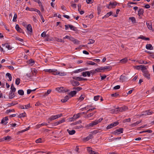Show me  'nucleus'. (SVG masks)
Returning a JSON list of instances; mask_svg holds the SVG:
<instances>
[{
	"mask_svg": "<svg viewBox=\"0 0 154 154\" xmlns=\"http://www.w3.org/2000/svg\"><path fill=\"white\" fill-rule=\"evenodd\" d=\"M42 139L41 138H39L38 139L36 140L35 141V142L36 143H42Z\"/></svg>",
	"mask_w": 154,
	"mask_h": 154,
	"instance_id": "nucleus-58",
	"label": "nucleus"
},
{
	"mask_svg": "<svg viewBox=\"0 0 154 154\" xmlns=\"http://www.w3.org/2000/svg\"><path fill=\"white\" fill-rule=\"evenodd\" d=\"M87 150L90 154H91L92 152L93 151L92 150V148L90 147H87Z\"/></svg>",
	"mask_w": 154,
	"mask_h": 154,
	"instance_id": "nucleus-47",
	"label": "nucleus"
},
{
	"mask_svg": "<svg viewBox=\"0 0 154 154\" xmlns=\"http://www.w3.org/2000/svg\"><path fill=\"white\" fill-rule=\"evenodd\" d=\"M100 97V96L99 95L95 96L94 97V100L95 101H97L99 99Z\"/></svg>",
	"mask_w": 154,
	"mask_h": 154,
	"instance_id": "nucleus-63",
	"label": "nucleus"
},
{
	"mask_svg": "<svg viewBox=\"0 0 154 154\" xmlns=\"http://www.w3.org/2000/svg\"><path fill=\"white\" fill-rule=\"evenodd\" d=\"M16 89L15 87L11 88V91H10L13 92H15L16 91Z\"/></svg>",
	"mask_w": 154,
	"mask_h": 154,
	"instance_id": "nucleus-64",
	"label": "nucleus"
},
{
	"mask_svg": "<svg viewBox=\"0 0 154 154\" xmlns=\"http://www.w3.org/2000/svg\"><path fill=\"white\" fill-rule=\"evenodd\" d=\"M70 39V40H72V39H74V38L71 37H70L68 35H66L65 37H64L63 38V39Z\"/></svg>",
	"mask_w": 154,
	"mask_h": 154,
	"instance_id": "nucleus-44",
	"label": "nucleus"
},
{
	"mask_svg": "<svg viewBox=\"0 0 154 154\" xmlns=\"http://www.w3.org/2000/svg\"><path fill=\"white\" fill-rule=\"evenodd\" d=\"M71 84L73 86H78L79 85V82L75 81H72L71 82Z\"/></svg>",
	"mask_w": 154,
	"mask_h": 154,
	"instance_id": "nucleus-16",
	"label": "nucleus"
},
{
	"mask_svg": "<svg viewBox=\"0 0 154 154\" xmlns=\"http://www.w3.org/2000/svg\"><path fill=\"white\" fill-rule=\"evenodd\" d=\"M26 113L25 112L20 114L19 116V118L24 117L26 116Z\"/></svg>",
	"mask_w": 154,
	"mask_h": 154,
	"instance_id": "nucleus-42",
	"label": "nucleus"
},
{
	"mask_svg": "<svg viewBox=\"0 0 154 154\" xmlns=\"http://www.w3.org/2000/svg\"><path fill=\"white\" fill-rule=\"evenodd\" d=\"M59 71H57V70L55 69H53V74L54 75H58V72H59Z\"/></svg>",
	"mask_w": 154,
	"mask_h": 154,
	"instance_id": "nucleus-35",
	"label": "nucleus"
},
{
	"mask_svg": "<svg viewBox=\"0 0 154 154\" xmlns=\"http://www.w3.org/2000/svg\"><path fill=\"white\" fill-rule=\"evenodd\" d=\"M5 139L6 140L9 141L12 139V137L9 135H8L7 137H5Z\"/></svg>",
	"mask_w": 154,
	"mask_h": 154,
	"instance_id": "nucleus-48",
	"label": "nucleus"
},
{
	"mask_svg": "<svg viewBox=\"0 0 154 154\" xmlns=\"http://www.w3.org/2000/svg\"><path fill=\"white\" fill-rule=\"evenodd\" d=\"M138 67H140V69L143 72L146 70V68L145 66L140 65H139Z\"/></svg>",
	"mask_w": 154,
	"mask_h": 154,
	"instance_id": "nucleus-17",
	"label": "nucleus"
},
{
	"mask_svg": "<svg viewBox=\"0 0 154 154\" xmlns=\"http://www.w3.org/2000/svg\"><path fill=\"white\" fill-rule=\"evenodd\" d=\"M89 41V42L88 43V44H93L95 42V40L94 39H89L88 40Z\"/></svg>",
	"mask_w": 154,
	"mask_h": 154,
	"instance_id": "nucleus-49",
	"label": "nucleus"
},
{
	"mask_svg": "<svg viewBox=\"0 0 154 154\" xmlns=\"http://www.w3.org/2000/svg\"><path fill=\"white\" fill-rule=\"evenodd\" d=\"M103 70H104L105 69H109V70H110L111 69L112 67L110 66H105L104 67H103Z\"/></svg>",
	"mask_w": 154,
	"mask_h": 154,
	"instance_id": "nucleus-46",
	"label": "nucleus"
},
{
	"mask_svg": "<svg viewBox=\"0 0 154 154\" xmlns=\"http://www.w3.org/2000/svg\"><path fill=\"white\" fill-rule=\"evenodd\" d=\"M73 79L78 81H83V79H84L83 78L79 77H73Z\"/></svg>",
	"mask_w": 154,
	"mask_h": 154,
	"instance_id": "nucleus-33",
	"label": "nucleus"
},
{
	"mask_svg": "<svg viewBox=\"0 0 154 154\" xmlns=\"http://www.w3.org/2000/svg\"><path fill=\"white\" fill-rule=\"evenodd\" d=\"M112 14V12L110 11V12L108 13H107L105 15V16L104 17H105L107 18V17H109V16L111 15Z\"/></svg>",
	"mask_w": 154,
	"mask_h": 154,
	"instance_id": "nucleus-41",
	"label": "nucleus"
},
{
	"mask_svg": "<svg viewBox=\"0 0 154 154\" xmlns=\"http://www.w3.org/2000/svg\"><path fill=\"white\" fill-rule=\"evenodd\" d=\"M65 29L66 30H67L69 28L70 29L75 31H76V28L72 25L68 24L66 25H65Z\"/></svg>",
	"mask_w": 154,
	"mask_h": 154,
	"instance_id": "nucleus-4",
	"label": "nucleus"
},
{
	"mask_svg": "<svg viewBox=\"0 0 154 154\" xmlns=\"http://www.w3.org/2000/svg\"><path fill=\"white\" fill-rule=\"evenodd\" d=\"M6 76H8V78L9 79V80H8V81H11L12 79V76H11V74L9 73H7L6 74Z\"/></svg>",
	"mask_w": 154,
	"mask_h": 154,
	"instance_id": "nucleus-31",
	"label": "nucleus"
},
{
	"mask_svg": "<svg viewBox=\"0 0 154 154\" xmlns=\"http://www.w3.org/2000/svg\"><path fill=\"white\" fill-rule=\"evenodd\" d=\"M53 69H45L44 71L45 72L51 73L53 72Z\"/></svg>",
	"mask_w": 154,
	"mask_h": 154,
	"instance_id": "nucleus-43",
	"label": "nucleus"
},
{
	"mask_svg": "<svg viewBox=\"0 0 154 154\" xmlns=\"http://www.w3.org/2000/svg\"><path fill=\"white\" fill-rule=\"evenodd\" d=\"M96 72H99L102 71V70H103V67H100L99 68H97L95 69Z\"/></svg>",
	"mask_w": 154,
	"mask_h": 154,
	"instance_id": "nucleus-34",
	"label": "nucleus"
},
{
	"mask_svg": "<svg viewBox=\"0 0 154 154\" xmlns=\"http://www.w3.org/2000/svg\"><path fill=\"white\" fill-rule=\"evenodd\" d=\"M129 20H131L133 23H136V19L134 17H130L129 18Z\"/></svg>",
	"mask_w": 154,
	"mask_h": 154,
	"instance_id": "nucleus-38",
	"label": "nucleus"
},
{
	"mask_svg": "<svg viewBox=\"0 0 154 154\" xmlns=\"http://www.w3.org/2000/svg\"><path fill=\"white\" fill-rule=\"evenodd\" d=\"M117 109H118L117 110V111L118 112H122L123 111H124L123 110V109L122 108V107H121L120 108H117Z\"/></svg>",
	"mask_w": 154,
	"mask_h": 154,
	"instance_id": "nucleus-62",
	"label": "nucleus"
},
{
	"mask_svg": "<svg viewBox=\"0 0 154 154\" xmlns=\"http://www.w3.org/2000/svg\"><path fill=\"white\" fill-rule=\"evenodd\" d=\"M20 79L19 78H17L16 79V81H15V83L16 84L18 85H19L20 82Z\"/></svg>",
	"mask_w": 154,
	"mask_h": 154,
	"instance_id": "nucleus-50",
	"label": "nucleus"
},
{
	"mask_svg": "<svg viewBox=\"0 0 154 154\" xmlns=\"http://www.w3.org/2000/svg\"><path fill=\"white\" fill-rule=\"evenodd\" d=\"M18 94L20 95H23L24 94V91L22 90H19L18 91Z\"/></svg>",
	"mask_w": 154,
	"mask_h": 154,
	"instance_id": "nucleus-40",
	"label": "nucleus"
},
{
	"mask_svg": "<svg viewBox=\"0 0 154 154\" xmlns=\"http://www.w3.org/2000/svg\"><path fill=\"white\" fill-rule=\"evenodd\" d=\"M58 75L60 76H65L66 75V73L65 72H58Z\"/></svg>",
	"mask_w": 154,
	"mask_h": 154,
	"instance_id": "nucleus-39",
	"label": "nucleus"
},
{
	"mask_svg": "<svg viewBox=\"0 0 154 154\" xmlns=\"http://www.w3.org/2000/svg\"><path fill=\"white\" fill-rule=\"evenodd\" d=\"M96 112H94L91 113H90L88 114V115H86L85 116V118L88 119L92 116L95 113H96Z\"/></svg>",
	"mask_w": 154,
	"mask_h": 154,
	"instance_id": "nucleus-19",
	"label": "nucleus"
},
{
	"mask_svg": "<svg viewBox=\"0 0 154 154\" xmlns=\"http://www.w3.org/2000/svg\"><path fill=\"white\" fill-rule=\"evenodd\" d=\"M28 63L29 64H32V65H33L35 63V61L32 59H30L29 60Z\"/></svg>",
	"mask_w": 154,
	"mask_h": 154,
	"instance_id": "nucleus-53",
	"label": "nucleus"
},
{
	"mask_svg": "<svg viewBox=\"0 0 154 154\" xmlns=\"http://www.w3.org/2000/svg\"><path fill=\"white\" fill-rule=\"evenodd\" d=\"M51 91V89H49V90H48L47 92L45 94L44 96H47L50 93Z\"/></svg>",
	"mask_w": 154,
	"mask_h": 154,
	"instance_id": "nucleus-52",
	"label": "nucleus"
},
{
	"mask_svg": "<svg viewBox=\"0 0 154 154\" xmlns=\"http://www.w3.org/2000/svg\"><path fill=\"white\" fill-rule=\"evenodd\" d=\"M143 113L142 114L143 115H149L152 114V111L149 110H146L143 112Z\"/></svg>",
	"mask_w": 154,
	"mask_h": 154,
	"instance_id": "nucleus-8",
	"label": "nucleus"
},
{
	"mask_svg": "<svg viewBox=\"0 0 154 154\" xmlns=\"http://www.w3.org/2000/svg\"><path fill=\"white\" fill-rule=\"evenodd\" d=\"M17 14H15L14 15L13 21L14 22H16L17 21L16 19L17 18Z\"/></svg>",
	"mask_w": 154,
	"mask_h": 154,
	"instance_id": "nucleus-59",
	"label": "nucleus"
},
{
	"mask_svg": "<svg viewBox=\"0 0 154 154\" xmlns=\"http://www.w3.org/2000/svg\"><path fill=\"white\" fill-rule=\"evenodd\" d=\"M146 24L148 28L150 30H153L152 26V23L150 22H146Z\"/></svg>",
	"mask_w": 154,
	"mask_h": 154,
	"instance_id": "nucleus-13",
	"label": "nucleus"
},
{
	"mask_svg": "<svg viewBox=\"0 0 154 154\" xmlns=\"http://www.w3.org/2000/svg\"><path fill=\"white\" fill-rule=\"evenodd\" d=\"M143 75L145 77L148 79L150 78L149 75L148 73V71L146 70V71L143 72Z\"/></svg>",
	"mask_w": 154,
	"mask_h": 154,
	"instance_id": "nucleus-15",
	"label": "nucleus"
},
{
	"mask_svg": "<svg viewBox=\"0 0 154 154\" xmlns=\"http://www.w3.org/2000/svg\"><path fill=\"white\" fill-rule=\"evenodd\" d=\"M88 65H95V66H97V63H95L94 62L92 61H87L86 63Z\"/></svg>",
	"mask_w": 154,
	"mask_h": 154,
	"instance_id": "nucleus-27",
	"label": "nucleus"
},
{
	"mask_svg": "<svg viewBox=\"0 0 154 154\" xmlns=\"http://www.w3.org/2000/svg\"><path fill=\"white\" fill-rule=\"evenodd\" d=\"M146 48L148 50H152L153 49L152 45L150 44H147L146 46Z\"/></svg>",
	"mask_w": 154,
	"mask_h": 154,
	"instance_id": "nucleus-22",
	"label": "nucleus"
},
{
	"mask_svg": "<svg viewBox=\"0 0 154 154\" xmlns=\"http://www.w3.org/2000/svg\"><path fill=\"white\" fill-rule=\"evenodd\" d=\"M80 116L81 114L80 113H78L74 115L73 116V117L74 118V119L75 120L76 119L79 118L80 117Z\"/></svg>",
	"mask_w": 154,
	"mask_h": 154,
	"instance_id": "nucleus-28",
	"label": "nucleus"
},
{
	"mask_svg": "<svg viewBox=\"0 0 154 154\" xmlns=\"http://www.w3.org/2000/svg\"><path fill=\"white\" fill-rule=\"evenodd\" d=\"M29 129V127H28L26 128L25 129L19 131L18 132V133L20 134V133H22V132H24V131L28 130Z\"/></svg>",
	"mask_w": 154,
	"mask_h": 154,
	"instance_id": "nucleus-54",
	"label": "nucleus"
},
{
	"mask_svg": "<svg viewBox=\"0 0 154 154\" xmlns=\"http://www.w3.org/2000/svg\"><path fill=\"white\" fill-rule=\"evenodd\" d=\"M85 96L84 95H81L79 98V100L82 101L84 98Z\"/></svg>",
	"mask_w": 154,
	"mask_h": 154,
	"instance_id": "nucleus-51",
	"label": "nucleus"
},
{
	"mask_svg": "<svg viewBox=\"0 0 154 154\" xmlns=\"http://www.w3.org/2000/svg\"><path fill=\"white\" fill-rule=\"evenodd\" d=\"M3 46H5L6 48H7L8 50H11L12 49V47L10 46L8 44H6L5 45L2 44Z\"/></svg>",
	"mask_w": 154,
	"mask_h": 154,
	"instance_id": "nucleus-29",
	"label": "nucleus"
},
{
	"mask_svg": "<svg viewBox=\"0 0 154 154\" xmlns=\"http://www.w3.org/2000/svg\"><path fill=\"white\" fill-rule=\"evenodd\" d=\"M69 99V97L68 96L66 95L64 97L63 99H61V101L63 103H65Z\"/></svg>",
	"mask_w": 154,
	"mask_h": 154,
	"instance_id": "nucleus-18",
	"label": "nucleus"
},
{
	"mask_svg": "<svg viewBox=\"0 0 154 154\" xmlns=\"http://www.w3.org/2000/svg\"><path fill=\"white\" fill-rule=\"evenodd\" d=\"M65 121V119L63 118V119L60 120L59 121H58V124L59 125L60 124H61L62 123L64 122Z\"/></svg>",
	"mask_w": 154,
	"mask_h": 154,
	"instance_id": "nucleus-56",
	"label": "nucleus"
},
{
	"mask_svg": "<svg viewBox=\"0 0 154 154\" xmlns=\"http://www.w3.org/2000/svg\"><path fill=\"white\" fill-rule=\"evenodd\" d=\"M48 125V124L47 123L44 122V123H42L41 124H39L37 125L36 126V128H39L41 127V126H43V125L47 126Z\"/></svg>",
	"mask_w": 154,
	"mask_h": 154,
	"instance_id": "nucleus-25",
	"label": "nucleus"
},
{
	"mask_svg": "<svg viewBox=\"0 0 154 154\" xmlns=\"http://www.w3.org/2000/svg\"><path fill=\"white\" fill-rule=\"evenodd\" d=\"M26 28L27 30L30 33H32V28L31 24H28L26 27Z\"/></svg>",
	"mask_w": 154,
	"mask_h": 154,
	"instance_id": "nucleus-11",
	"label": "nucleus"
},
{
	"mask_svg": "<svg viewBox=\"0 0 154 154\" xmlns=\"http://www.w3.org/2000/svg\"><path fill=\"white\" fill-rule=\"evenodd\" d=\"M128 59L127 58H125L120 60V62L123 63H124L127 62Z\"/></svg>",
	"mask_w": 154,
	"mask_h": 154,
	"instance_id": "nucleus-45",
	"label": "nucleus"
},
{
	"mask_svg": "<svg viewBox=\"0 0 154 154\" xmlns=\"http://www.w3.org/2000/svg\"><path fill=\"white\" fill-rule=\"evenodd\" d=\"M126 79V77L124 75H121L120 78V80L122 82H123L125 81V80Z\"/></svg>",
	"mask_w": 154,
	"mask_h": 154,
	"instance_id": "nucleus-30",
	"label": "nucleus"
},
{
	"mask_svg": "<svg viewBox=\"0 0 154 154\" xmlns=\"http://www.w3.org/2000/svg\"><path fill=\"white\" fill-rule=\"evenodd\" d=\"M144 13V10L143 9H140L138 11V15L139 16L143 15Z\"/></svg>",
	"mask_w": 154,
	"mask_h": 154,
	"instance_id": "nucleus-20",
	"label": "nucleus"
},
{
	"mask_svg": "<svg viewBox=\"0 0 154 154\" xmlns=\"http://www.w3.org/2000/svg\"><path fill=\"white\" fill-rule=\"evenodd\" d=\"M140 64H146L147 63V62L146 61H144L142 60H141L140 61Z\"/></svg>",
	"mask_w": 154,
	"mask_h": 154,
	"instance_id": "nucleus-60",
	"label": "nucleus"
},
{
	"mask_svg": "<svg viewBox=\"0 0 154 154\" xmlns=\"http://www.w3.org/2000/svg\"><path fill=\"white\" fill-rule=\"evenodd\" d=\"M152 132V131L151 130H147L144 131H143L139 132V134H142V133H143L144 132H148L149 133H151Z\"/></svg>",
	"mask_w": 154,
	"mask_h": 154,
	"instance_id": "nucleus-36",
	"label": "nucleus"
},
{
	"mask_svg": "<svg viewBox=\"0 0 154 154\" xmlns=\"http://www.w3.org/2000/svg\"><path fill=\"white\" fill-rule=\"evenodd\" d=\"M15 39L16 40H18V41H20V42H23V39L20 38L19 37H15Z\"/></svg>",
	"mask_w": 154,
	"mask_h": 154,
	"instance_id": "nucleus-61",
	"label": "nucleus"
},
{
	"mask_svg": "<svg viewBox=\"0 0 154 154\" xmlns=\"http://www.w3.org/2000/svg\"><path fill=\"white\" fill-rule=\"evenodd\" d=\"M93 135H88L87 137L84 138L83 139V141H86L90 139L93 137Z\"/></svg>",
	"mask_w": 154,
	"mask_h": 154,
	"instance_id": "nucleus-21",
	"label": "nucleus"
},
{
	"mask_svg": "<svg viewBox=\"0 0 154 154\" xmlns=\"http://www.w3.org/2000/svg\"><path fill=\"white\" fill-rule=\"evenodd\" d=\"M30 107V104L29 103L28 104L25 105V106H23V105H20L19 107L20 109H28Z\"/></svg>",
	"mask_w": 154,
	"mask_h": 154,
	"instance_id": "nucleus-10",
	"label": "nucleus"
},
{
	"mask_svg": "<svg viewBox=\"0 0 154 154\" xmlns=\"http://www.w3.org/2000/svg\"><path fill=\"white\" fill-rule=\"evenodd\" d=\"M62 116V114H57L54 116H51L49 119V121H51L60 117Z\"/></svg>",
	"mask_w": 154,
	"mask_h": 154,
	"instance_id": "nucleus-3",
	"label": "nucleus"
},
{
	"mask_svg": "<svg viewBox=\"0 0 154 154\" xmlns=\"http://www.w3.org/2000/svg\"><path fill=\"white\" fill-rule=\"evenodd\" d=\"M103 119V118H101L97 120H95L94 121H93L88 124V126H89L92 127L94 125H95L100 122Z\"/></svg>",
	"mask_w": 154,
	"mask_h": 154,
	"instance_id": "nucleus-2",
	"label": "nucleus"
},
{
	"mask_svg": "<svg viewBox=\"0 0 154 154\" xmlns=\"http://www.w3.org/2000/svg\"><path fill=\"white\" fill-rule=\"evenodd\" d=\"M15 97L14 92H10L9 96V99H11L14 98Z\"/></svg>",
	"mask_w": 154,
	"mask_h": 154,
	"instance_id": "nucleus-24",
	"label": "nucleus"
},
{
	"mask_svg": "<svg viewBox=\"0 0 154 154\" xmlns=\"http://www.w3.org/2000/svg\"><path fill=\"white\" fill-rule=\"evenodd\" d=\"M114 133L116 134H120L121 133H123V129L122 128H120L114 131Z\"/></svg>",
	"mask_w": 154,
	"mask_h": 154,
	"instance_id": "nucleus-7",
	"label": "nucleus"
},
{
	"mask_svg": "<svg viewBox=\"0 0 154 154\" xmlns=\"http://www.w3.org/2000/svg\"><path fill=\"white\" fill-rule=\"evenodd\" d=\"M8 117H5L3 118L2 120L1 123L2 124H6L8 122L7 121L8 120Z\"/></svg>",
	"mask_w": 154,
	"mask_h": 154,
	"instance_id": "nucleus-14",
	"label": "nucleus"
},
{
	"mask_svg": "<svg viewBox=\"0 0 154 154\" xmlns=\"http://www.w3.org/2000/svg\"><path fill=\"white\" fill-rule=\"evenodd\" d=\"M116 5L117 3L116 2H110L109 5H106V7L108 9H110L112 8H114Z\"/></svg>",
	"mask_w": 154,
	"mask_h": 154,
	"instance_id": "nucleus-5",
	"label": "nucleus"
},
{
	"mask_svg": "<svg viewBox=\"0 0 154 154\" xmlns=\"http://www.w3.org/2000/svg\"><path fill=\"white\" fill-rule=\"evenodd\" d=\"M76 91H73L70 92L69 94V96H71V97H73L76 94Z\"/></svg>",
	"mask_w": 154,
	"mask_h": 154,
	"instance_id": "nucleus-23",
	"label": "nucleus"
},
{
	"mask_svg": "<svg viewBox=\"0 0 154 154\" xmlns=\"http://www.w3.org/2000/svg\"><path fill=\"white\" fill-rule=\"evenodd\" d=\"M67 131L69 135H73L75 134V130H72L70 131L68 129Z\"/></svg>",
	"mask_w": 154,
	"mask_h": 154,
	"instance_id": "nucleus-26",
	"label": "nucleus"
},
{
	"mask_svg": "<svg viewBox=\"0 0 154 154\" xmlns=\"http://www.w3.org/2000/svg\"><path fill=\"white\" fill-rule=\"evenodd\" d=\"M55 89L56 91L59 92H66L70 91L67 88L63 87H58L56 88Z\"/></svg>",
	"mask_w": 154,
	"mask_h": 154,
	"instance_id": "nucleus-1",
	"label": "nucleus"
},
{
	"mask_svg": "<svg viewBox=\"0 0 154 154\" xmlns=\"http://www.w3.org/2000/svg\"><path fill=\"white\" fill-rule=\"evenodd\" d=\"M15 28L16 30L19 32L24 33V32L23 31V30L19 27V26L18 24H17L15 26Z\"/></svg>",
	"mask_w": 154,
	"mask_h": 154,
	"instance_id": "nucleus-12",
	"label": "nucleus"
},
{
	"mask_svg": "<svg viewBox=\"0 0 154 154\" xmlns=\"http://www.w3.org/2000/svg\"><path fill=\"white\" fill-rule=\"evenodd\" d=\"M55 39L56 41H57L58 42L62 43L64 42V41L61 39L59 38H55Z\"/></svg>",
	"mask_w": 154,
	"mask_h": 154,
	"instance_id": "nucleus-32",
	"label": "nucleus"
},
{
	"mask_svg": "<svg viewBox=\"0 0 154 154\" xmlns=\"http://www.w3.org/2000/svg\"><path fill=\"white\" fill-rule=\"evenodd\" d=\"M72 40L73 42L75 44H79L80 42L79 41L77 40L76 39H74Z\"/></svg>",
	"mask_w": 154,
	"mask_h": 154,
	"instance_id": "nucleus-55",
	"label": "nucleus"
},
{
	"mask_svg": "<svg viewBox=\"0 0 154 154\" xmlns=\"http://www.w3.org/2000/svg\"><path fill=\"white\" fill-rule=\"evenodd\" d=\"M98 130H94L92 132V134H97V135H99L100 134V132Z\"/></svg>",
	"mask_w": 154,
	"mask_h": 154,
	"instance_id": "nucleus-37",
	"label": "nucleus"
},
{
	"mask_svg": "<svg viewBox=\"0 0 154 154\" xmlns=\"http://www.w3.org/2000/svg\"><path fill=\"white\" fill-rule=\"evenodd\" d=\"M119 124V122H115L113 123H112L108 125L107 126L106 128L107 129H109L114 127L116 126L117 125H118Z\"/></svg>",
	"mask_w": 154,
	"mask_h": 154,
	"instance_id": "nucleus-6",
	"label": "nucleus"
},
{
	"mask_svg": "<svg viewBox=\"0 0 154 154\" xmlns=\"http://www.w3.org/2000/svg\"><path fill=\"white\" fill-rule=\"evenodd\" d=\"M34 2L38 3L39 5V6H41L42 5V3L39 0H33Z\"/></svg>",
	"mask_w": 154,
	"mask_h": 154,
	"instance_id": "nucleus-57",
	"label": "nucleus"
},
{
	"mask_svg": "<svg viewBox=\"0 0 154 154\" xmlns=\"http://www.w3.org/2000/svg\"><path fill=\"white\" fill-rule=\"evenodd\" d=\"M87 70V68H82L80 69H76L74 71H73L72 73H79L80 72H81L83 71Z\"/></svg>",
	"mask_w": 154,
	"mask_h": 154,
	"instance_id": "nucleus-9",
	"label": "nucleus"
}]
</instances>
